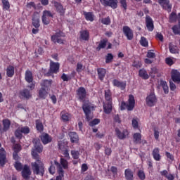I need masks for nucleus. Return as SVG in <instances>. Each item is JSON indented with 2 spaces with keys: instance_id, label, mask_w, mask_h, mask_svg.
I'll use <instances>...</instances> for the list:
<instances>
[{
  "instance_id": "5",
  "label": "nucleus",
  "mask_w": 180,
  "mask_h": 180,
  "mask_svg": "<svg viewBox=\"0 0 180 180\" xmlns=\"http://www.w3.org/2000/svg\"><path fill=\"white\" fill-rule=\"evenodd\" d=\"M53 13L49 11H44L42 17H41V20L42 23L44 25H50V22L51 20V18H53Z\"/></svg>"
},
{
  "instance_id": "49",
  "label": "nucleus",
  "mask_w": 180,
  "mask_h": 180,
  "mask_svg": "<svg viewBox=\"0 0 180 180\" xmlns=\"http://www.w3.org/2000/svg\"><path fill=\"white\" fill-rule=\"evenodd\" d=\"M20 129L24 134H29V133H30V129H29L28 127H20Z\"/></svg>"
},
{
  "instance_id": "48",
  "label": "nucleus",
  "mask_w": 180,
  "mask_h": 180,
  "mask_svg": "<svg viewBox=\"0 0 180 180\" xmlns=\"http://www.w3.org/2000/svg\"><path fill=\"white\" fill-rule=\"evenodd\" d=\"M61 117L63 122H68L70 120V115L64 112H61Z\"/></svg>"
},
{
  "instance_id": "12",
  "label": "nucleus",
  "mask_w": 180,
  "mask_h": 180,
  "mask_svg": "<svg viewBox=\"0 0 180 180\" xmlns=\"http://www.w3.org/2000/svg\"><path fill=\"white\" fill-rule=\"evenodd\" d=\"M32 25L35 29H39L40 27V15L37 13H34L32 15Z\"/></svg>"
},
{
  "instance_id": "40",
  "label": "nucleus",
  "mask_w": 180,
  "mask_h": 180,
  "mask_svg": "<svg viewBox=\"0 0 180 180\" xmlns=\"http://www.w3.org/2000/svg\"><path fill=\"white\" fill-rule=\"evenodd\" d=\"M70 153L74 160H78L79 158V150H72Z\"/></svg>"
},
{
  "instance_id": "17",
  "label": "nucleus",
  "mask_w": 180,
  "mask_h": 180,
  "mask_svg": "<svg viewBox=\"0 0 180 180\" xmlns=\"http://www.w3.org/2000/svg\"><path fill=\"white\" fill-rule=\"evenodd\" d=\"M171 77L173 82H176V84L180 83V72L178 70H172Z\"/></svg>"
},
{
  "instance_id": "23",
  "label": "nucleus",
  "mask_w": 180,
  "mask_h": 180,
  "mask_svg": "<svg viewBox=\"0 0 180 180\" xmlns=\"http://www.w3.org/2000/svg\"><path fill=\"white\" fill-rule=\"evenodd\" d=\"M41 140L43 144H49V143H51L52 139L49 134H44L41 136Z\"/></svg>"
},
{
  "instance_id": "43",
  "label": "nucleus",
  "mask_w": 180,
  "mask_h": 180,
  "mask_svg": "<svg viewBox=\"0 0 180 180\" xmlns=\"http://www.w3.org/2000/svg\"><path fill=\"white\" fill-rule=\"evenodd\" d=\"M140 44L143 46V47H148V41L144 37H141L140 40Z\"/></svg>"
},
{
  "instance_id": "38",
  "label": "nucleus",
  "mask_w": 180,
  "mask_h": 180,
  "mask_svg": "<svg viewBox=\"0 0 180 180\" xmlns=\"http://www.w3.org/2000/svg\"><path fill=\"white\" fill-rule=\"evenodd\" d=\"M20 95L23 96V98H26L27 99H29L32 95H30V91L27 89H24L22 91H20Z\"/></svg>"
},
{
  "instance_id": "62",
  "label": "nucleus",
  "mask_w": 180,
  "mask_h": 180,
  "mask_svg": "<svg viewBox=\"0 0 180 180\" xmlns=\"http://www.w3.org/2000/svg\"><path fill=\"white\" fill-rule=\"evenodd\" d=\"M169 86L171 91H175V89H176V86L175 85V84H174L173 82H169Z\"/></svg>"
},
{
  "instance_id": "41",
  "label": "nucleus",
  "mask_w": 180,
  "mask_h": 180,
  "mask_svg": "<svg viewBox=\"0 0 180 180\" xmlns=\"http://www.w3.org/2000/svg\"><path fill=\"white\" fill-rule=\"evenodd\" d=\"M84 16L87 20H89L90 22H94V14L92 13H84Z\"/></svg>"
},
{
  "instance_id": "30",
  "label": "nucleus",
  "mask_w": 180,
  "mask_h": 180,
  "mask_svg": "<svg viewBox=\"0 0 180 180\" xmlns=\"http://www.w3.org/2000/svg\"><path fill=\"white\" fill-rule=\"evenodd\" d=\"M47 91V89L41 87L39 90V97L41 98V99H46V98H47V95H49Z\"/></svg>"
},
{
  "instance_id": "18",
  "label": "nucleus",
  "mask_w": 180,
  "mask_h": 180,
  "mask_svg": "<svg viewBox=\"0 0 180 180\" xmlns=\"http://www.w3.org/2000/svg\"><path fill=\"white\" fill-rule=\"evenodd\" d=\"M146 25L149 32H153L154 30V22L153 21V19H151L150 16H146Z\"/></svg>"
},
{
  "instance_id": "9",
  "label": "nucleus",
  "mask_w": 180,
  "mask_h": 180,
  "mask_svg": "<svg viewBox=\"0 0 180 180\" xmlns=\"http://www.w3.org/2000/svg\"><path fill=\"white\" fill-rule=\"evenodd\" d=\"M157 96H155V94H150L146 97V102L147 106H150L151 108L157 103Z\"/></svg>"
},
{
  "instance_id": "51",
  "label": "nucleus",
  "mask_w": 180,
  "mask_h": 180,
  "mask_svg": "<svg viewBox=\"0 0 180 180\" xmlns=\"http://www.w3.org/2000/svg\"><path fill=\"white\" fill-rule=\"evenodd\" d=\"M22 132L20 128H18V129H16V131H15V137H18V139H22Z\"/></svg>"
},
{
  "instance_id": "3",
  "label": "nucleus",
  "mask_w": 180,
  "mask_h": 180,
  "mask_svg": "<svg viewBox=\"0 0 180 180\" xmlns=\"http://www.w3.org/2000/svg\"><path fill=\"white\" fill-rule=\"evenodd\" d=\"M136 101H134V96L133 95H129L128 103L122 102L121 103V109L122 110L124 109H127V110H132L134 109V105Z\"/></svg>"
},
{
  "instance_id": "46",
  "label": "nucleus",
  "mask_w": 180,
  "mask_h": 180,
  "mask_svg": "<svg viewBox=\"0 0 180 180\" xmlns=\"http://www.w3.org/2000/svg\"><path fill=\"white\" fill-rule=\"evenodd\" d=\"M112 60H113V55L112 53H108L107 56H105L106 64L112 63Z\"/></svg>"
},
{
  "instance_id": "33",
  "label": "nucleus",
  "mask_w": 180,
  "mask_h": 180,
  "mask_svg": "<svg viewBox=\"0 0 180 180\" xmlns=\"http://www.w3.org/2000/svg\"><path fill=\"white\" fill-rule=\"evenodd\" d=\"M134 143L135 144H141V134L140 133H135L133 135Z\"/></svg>"
},
{
  "instance_id": "2",
  "label": "nucleus",
  "mask_w": 180,
  "mask_h": 180,
  "mask_svg": "<svg viewBox=\"0 0 180 180\" xmlns=\"http://www.w3.org/2000/svg\"><path fill=\"white\" fill-rule=\"evenodd\" d=\"M54 164L58 174L56 180H63V178H64V170H63V168H64V169L68 168V162L64 158H60V163L57 162V160H54Z\"/></svg>"
},
{
  "instance_id": "1",
  "label": "nucleus",
  "mask_w": 180,
  "mask_h": 180,
  "mask_svg": "<svg viewBox=\"0 0 180 180\" xmlns=\"http://www.w3.org/2000/svg\"><path fill=\"white\" fill-rule=\"evenodd\" d=\"M32 158L36 160L31 163V167L34 175L43 176L44 175V164L40 160V156L34 152V150L32 151Z\"/></svg>"
},
{
  "instance_id": "60",
  "label": "nucleus",
  "mask_w": 180,
  "mask_h": 180,
  "mask_svg": "<svg viewBox=\"0 0 180 180\" xmlns=\"http://www.w3.org/2000/svg\"><path fill=\"white\" fill-rule=\"evenodd\" d=\"M121 6L124 8V10L127 9V3L126 0H120Z\"/></svg>"
},
{
  "instance_id": "10",
  "label": "nucleus",
  "mask_w": 180,
  "mask_h": 180,
  "mask_svg": "<svg viewBox=\"0 0 180 180\" xmlns=\"http://www.w3.org/2000/svg\"><path fill=\"white\" fill-rule=\"evenodd\" d=\"M101 3L104 6H110L112 9L117 8V0H101Z\"/></svg>"
},
{
  "instance_id": "57",
  "label": "nucleus",
  "mask_w": 180,
  "mask_h": 180,
  "mask_svg": "<svg viewBox=\"0 0 180 180\" xmlns=\"http://www.w3.org/2000/svg\"><path fill=\"white\" fill-rule=\"evenodd\" d=\"M172 29L174 34H179V27L174 25Z\"/></svg>"
},
{
  "instance_id": "14",
  "label": "nucleus",
  "mask_w": 180,
  "mask_h": 180,
  "mask_svg": "<svg viewBox=\"0 0 180 180\" xmlns=\"http://www.w3.org/2000/svg\"><path fill=\"white\" fill-rule=\"evenodd\" d=\"M115 132L120 140H124V139L129 136V131L127 129H124L122 131H121L119 129L116 128Z\"/></svg>"
},
{
  "instance_id": "16",
  "label": "nucleus",
  "mask_w": 180,
  "mask_h": 180,
  "mask_svg": "<svg viewBox=\"0 0 180 180\" xmlns=\"http://www.w3.org/2000/svg\"><path fill=\"white\" fill-rule=\"evenodd\" d=\"M58 70H60V63L51 61L49 72L52 74H57L58 72Z\"/></svg>"
},
{
  "instance_id": "7",
  "label": "nucleus",
  "mask_w": 180,
  "mask_h": 180,
  "mask_svg": "<svg viewBox=\"0 0 180 180\" xmlns=\"http://www.w3.org/2000/svg\"><path fill=\"white\" fill-rule=\"evenodd\" d=\"M61 37H64L63 32L59 31L56 32V34L51 36V40L53 43H58V44H64V39Z\"/></svg>"
},
{
  "instance_id": "21",
  "label": "nucleus",
  "mask_w": 180,
  "mask_h": 180,
  "mask_svg": "<svg viewBox=\"0 0 180 180\" xmlns=\"http://www.w3.org/2000/svg\"><path fill=\"white\" fill-rule=\"evenodd\" d=\"M112 84L114 86H117V88H120L122 90L126 89V82H120L117 79H113Z\"/></svg>"
},
{
  "instance_id": "27",
  "label": "nucleus",
  "mask_w": 180,
  "mask_h": 180,
  "mask_svg": "<svg viewBox=\"0 0 180 180\" xmlns=\"http://www.w3.org/2000/svg\"><path fill=\"white\" fill-rule=\"evenodd\" d=\"M152 155L155 161H160L161 160V155H160V148H155L153 149Z\"/></svg>"
},
{
  "instance_id": "61",
  "label": "nucleus",
  "mask_w": 180,
  "mask_h": 180,
  "mask_svg": "<svg viewBox=\"0 0 180 180\" xmlns=\"http://www.w3.org/2000/svg\"><path fill=\"white\" fill-rule=\"evenodd\" d=\"M132 126L134 129H137V127H139V122H137V120H132Z\"/></svg>"
},
{
  "instance_id": "13",
  "label": "nucleus",
  "mask_w": 180,
  "mask_h": 180,
  "mask_svg": "<svg viewBox=\"0 0 180 180\" xmlns=\"http://www.w3.org/2000/svg\"><path fill=\"white\" fill-rule=\"evenodd\" d=\"M122 32L128 40H133V30L129 26H124Z\"/></svg>"
},
{
  "instance_id": "4",
  "label": "nucleus",
  "mask_w": 180,
  "mask_h": 180,
  "mask_svg": "<svg viewBox=\"0 0 180 180\" xmlns=\"http://www.w3.org/2000/svg\"><path fill=\"white\" fill-rule=\"evenodd\" d=\"M82 109L85 113L86 120L88 122H89V120H91V117L89 115H91V110L94 109V106H92V104L89 102V101H83Z\"/></svg>"
},
{
  "instance_id": "25",
  "label": "nucleus",
  "mask_w": 180,
  "mask_h": 180,
  "mask_svg": "<svg viewBox=\"0 0 180 180\" xmlns=\"http://www.w3.org/2000/svg\"><path fill=\"white\" fill-rule=\"evenodd\" d=\"M2 123H3V128L1 131L5 133V131H8V130H9V127H11V121H9V120L8 119H6V120H3Z\"/></svg>"
},
{
  "instance_id": "22",
  "label": "nucleus",
  "mask_w": 180,
  "mask_h": 180,
  "mask_svg": "<svg viewBox=\"0 0 180 180\" xmlns=\"http://www.w3.org/2000/svg\"><path fill=\"white\" fill-rule=\"evenodd\" d=\"M112 101L105 102V103H104L103 110L105 113H106L107 115H109V113L112 112Z\"/></svg>"
},
{
  "instance_id": "11",
  "label": "nucleus",
  "mask_w": 180,
  "mask_h": 180,
  "mask_svg": "<svg viewBox=\"0 0 180 180\" xmlns=\"http://www.w3.org/2000/svg\"><path fill=\"white\" fill-rule=\"evenodd\" d=\"M77 95L78 96V99L82 102H85V98H86V90L84 87H79L77 90Z\"/></svg>"
},
{
  "instance_id": "29",
  "label": "nucleus",
  "mask_w": 180,
  "mask_h": 180,
  "mask_svg": "<svg viewBox=\"0 0 180 180\" xmlns=\"http://www.w3.org/2000/svg\"><path fill=\"white\" fill-rule=\"evenodd\" d=\"M25 81L28 82V84H32L33 82V74L30 70H27L25 72Z\"/></svg>"
},
{
  "instance_id": "15",
  "label": "nucleus",
  "mask_w": 180,
  "mask_h": 180,
  "mask_svg": "<svg viewBox=\"0 0 180 180\" xmlns=\"http://www.w3.org/2000/svg\"><path fill=\"white\" fill-rule=\"evenodd\" d=\"M158 3L163 8V9L171 12V8H172V6H171V4H169V0H158Z\"/></svg>"
},
{
  "instance_id": "52",
  "label": "nucleus",
  "mask_w": 180,
  "mask_h": 180,
  "mask_svg": "<svg viewBox=\"0 0 180 180\" xmlns=\"http://www.w3.org/2000/svg\"><path fill=\"white\" fill-rule=\"evenodd\" d=\"M138 176L141 180L146 179V174H144V172L143 170H139L138 172Z\"/></svg>"
},
{
  "instance_id": "39",
  "label": "nucleus",
  "mask_w": 180,
  "mask_h": 180,
  "mask_svg": "<svg viewBox=\"0 0 180 180\" xmlns=\"http://www.w3.org/2000/svg\"><path fill=\"white\" fill-rule=\"evenodd\" d=\"M36 127L38 131H43V129H44L43 123L41 122V121H40V120H36Z\"/></svg>"
},
{
  "instance_id": "28",
  "label": "nucleus",
  "mask_w": 180,
  "mask_h": 180,
  "mask_svg": "<svg viewBox=\"0 0 180 180\" xmlns=\"http://www.w3.org/2000/svg\"><path fill=\"white\" fill-rule=\"evenodd\" d=\"M169 50L172 54H178L179 53V49L176 45H174L172 43L169 44Z\"/></svg>"
},
{
  "instance_id": "26",
  "label": "nucleus",
  "mask_w": 180,
  "mask_h": 180,
  "mask_svg": "<svg viewBox=\"0 0 180 180\" xmlns=\"http://www.w3.org/2000/svg\"><path fill=\"white\" fill-rule=\"evenodd\" d=\"M97 73H98L99 79L101 81H103L105 78V75H106V70L102 68H98Z\"/></svg>"
},
{
  "instance_id": "58",
  "label": "nucleus",
  "mask_w": 180,
  "mask_h": 180,
  "mask_svg": "<svg viewBox=\"0 0 180 180\" xmlns=\"http://www.w3.org/2000/svg\"><path fill=\"white\" fill-rule=\"evenodd\" d=\"M83 68H84V65H82V64H81V63H77V64L76 71L77 72H81L82 70H83Z\"/></svg>"
},
{
  "instance_id": "42",
  "label": "nucleus",
  "mask_w": 180,
  "mask_h": 180,
  "mask_svg": "<svg viewBox=\"0 0 180 180\" xmlns=\"http://www.w3.org/2000/svg\"><path fill=\"white\" fill-rule=\"evenodd\" d=\"M14 167L17 171H22L23 169V165L19 161H16L14 164Z\"/></svg>"
},
{
  "instance_id": "8",
  "label": "nucleus",
  "mask_w": 180,
  "mask_h": 180,
  "mask_svg": "<svg viewBox=\"0 0 180 180\" xmlns=\"http://www.w3.org/2000/svg\"><path fill=\"white\" fill-rule=\"evenodd\" d=\"M32 143L34 144V148L32 150V154H33V151L37 154V153L43 152V145L40 143L39 139H33Z\"/></svg>"
},
{
  "instance_id": "50",
  "label": "nucleus",
  "mask_w": 180,
  "mask_h": 180,
  "mask_svg": "<svg viewBox=\"0 0 180 180\" xmlns=\"http://www.w3.org/2000/svg\"><path fill=\"white\" fill-rule=\"evenodd\" d=\"M176 13L172 12L171 14H170V16H169V21L171 22H176Z\"/></svg>"
},
{
  "instance_id": "24",
  "label": "nucleus",
  "mask_w": 180,
  "mask_h": 180,
  "mask_svg": "<svg viewBox=\"0 0 180 180\" xmlns=\"http://www.w3.org/2000/svg\"><path fill=\"white\" fill-rule=\"evenodd\" d=\"M124 176L127 180H134V175L130 169H126L124 171Z\"/></svg>"
},
{
  "instance_id": "35",
  "label": "nucleus",
  "mask_w": 180,
  "mask_h": 180,
  "mask_svg": "<svg viewBox=\"0 0 180 180\" xmlns=\"http://www.w3.org/2000/svg\"><path fill=\"white\" fill-rule=\"evenodd\" d=\"M139 77H141V78H143V79H148V78H150V76H148L147 71L144 69H141L139 70Z\"/></svg>"
},
{
  "instance_id": "47",
  "label": "nucleus",
  "mask_w": 180,
  "mask_h": 180,
  "mask_svg": "<svg viewBox=\"0 0 180 180\" xmlns=\"http://www.w3.org/2000/svg\"><path fill=\"white\" fill-rule=\"evenodd\" d=\"M56 9L59 13H60V15H64V13H65V10H64V8L61 6V4H58Z\"/></svg>"
},
{
  "instance_id": "6",
  "label": "nucleus",
  "mask_w": 180,
  "mask_h": 180,
  "mask_svg": "<svg viewBox=\"0 0 180 180\" xmlns=\"http://www.w3.org/2000/svg\"><path fill=\"white\" fill-rule=\"evenodd\" d=\"M21 175L23 179L29 180L30 179V176L32 175V170L30 167L27 165L23 166L22 169L21 170Z\"/></svg>"
},
{
  "instance_id": "32",
  "label": "nucleus",
  "mask_w": 180,
  "mask_h": 180,
  "mask_svg": "<svg viewBox=\"0 0 180 180\" xmlns=\"http://www.w3.org/2000/svg\"><path fill=\"white\" fill-rule=\"evenodd\" d=\"M52 81L51 80H44L41 83V88H44V89H46V91H49V89L50 86H51Z\"/></svg>"
},
{
  "instance_id": "45",
  "label": "nucleus",
  "mask_w": 180,
  "mask_h": 180,
  "mask_svg": "<svg viewBox=\"0 0 180 180\" xmlns=\"http://www.w3.org/2000/svg\"><path fill=\"white\" fill-rule=\"evenodd\" d=\"M3 4L4 9H6V11H8L9 8H11V4H9V1L8 0H1Z\"/></svg>"
},
{
  "instance_id": "44",
  "label": "nucleus",
  "mask_w": 180,
  "mask_h": 180,
  "mask_svg": "<svg viewBox=\"0 0 180 180\" xmlns=\"http://www.w3.org/2000/svg\"><path fill=\"white\" fill-rule=\"evenodd\" d=\"M160 85H162V89H163V90L165 91V94H168L169 89H168V85L167 84V82L161 81L160 82Z\"/></svg>"
},
{
  "instance_id": "36",
  "label": "nucleus",
  "mask_w": 180,
  "mask_h": 180,
  "mask_svg": "<svg viewBox=\"0 0 180 180\" xmlns=\"http://www.w3.org/2000/svg\"><path fill=\"white\" fill-rule=\"evenodd\" d=\"M105 102H112V93H110V90L107 89L105 91Z\"/></svg>"
},
{
  "instance_id": "56",
  "label": "nucleus",
  "mask_w": 180,
  "mask_h": 180,
  "mask_svg": "<svg viewBox=\"0 0 180 180\" xmlns=\"http://www.w3.org/2000/svg\"><path fill=\"white\" fill-rule=\"evenodd\" d=\"M148 58H155V53L153 52V51H149L147 53Z\"/></svg>"
},
{
  "instance_id": "55",
  "label": "nucleus",
  "mask_w": 180,
  "mask_h": 180,
  "mask_svg": "<svg viewBox=\"0 0 180 180\" xmlns=\"http://www.w3.org/2000/svg\"><path fill=\"white\" fill-rule=\"evenodd\" d=\"M110 171L112 172L113 176H116V175H117V167L112 166L110 167Z\"/></svg>"
},
{
  "instance_id": "64",
  "label": "nucleus",
  "mask_w": 180,
  "mask_h": 180,
  "mask_svg": "<svg viewBox=\"0 0 180 180\" xmlns=\"http://www.w3.org/2000/svg\"><path fill=\"white\" fill-rule=\"evenodd\" d=\"M166 63H167L168 65H172V64H174V60H172V59H171L169 58H166Z\"/></svg>"
},
{
  "instance_id": "63",
  "label": "nucleus",
  "mask_w": 180,
  "mask_h": 180,
  "mask_svg": "<svg viewBox=\"0 0 180 180\" xmlns=\"http://www.w3.org/2000/svg\"><path fill=\"white\" fill-rule=\"evenodd\" d=\"M13 157L15 160V161H18L19 160V155H18V151L15 150L13 153Z\"/></svg>"
},
{
  "instance_id": "37",
  "label": "nucleus",
  "mask_w": 180,
  "mask_h": 180,
  "mask_svg": "<svg viewBox=\"0 0 180 180\" xmlns=\"http://www.w3.org/2000/svg\"><path fill=\"white\" fill-rule=\"evenodd\" d=\"M106 43H108V40L106 39L101 40L98 47L96 48V50L99 51L100 50H101V49H105V47H106Z\"/></svg>"
},
{
  "instance_id": "19",
  "label": "nucleus",
  "mask_w": 180,
  "mask_h": 180,
  "mask_svg": "<svg viewBox=\"0 0 180 180\" xmlns=\"http://www.w3.org/2000/svg\"><path fill=\"white\" fill-rule=\"evenodd\" d=\"M6 162V152L5 151V149H4V148H1L0 149V165H1V167H4Z\"/></svg>"
},
{
  "instance_id": "54",
  "label": "nucleus",
  "mask_w": 180,
  "mask_h": 180,
  "mask_svg": "<svg viewBox=\"0 0 180 180\" xmlns=\"http://www.w3.org/2000/svg\"><path fill=\"white\" fill-rule=\"evenodd\" d=\"M103 25H110V18L109 17L101 19Z\"/></svg>"
},
{
  "instance_id": "34",
  "label": "nucleus",
  "mask_w": 180,
  "mask_h": 180,
  "mask_svg": "<svg viewBox=\"0 0 180 180\" xmlns=\"http://www.w3.org/2000/svg\"><path fill=\"white\" fill-rule=\"evenodd\" d=\"M80 37L82 40H89V32L87 30L81 31Z\"/></svg>"
},
{
  "instance_id": "59",
  "label": "nucleus",
  "mask_w": 180,
  "mask_h": 180,
  "mask_svg": "<svg viewBox=\"0 0 180 180\" xmlns=\"http://www.w3.org/2000/svg\"><path fill=\"white\" fill-rule=\"evenodd\" d=\"M61 78L63 79V81H70V79H71V78H70V76H68L67 75H65V73H63L61 76Z\"/></svg>"
},
{
  "instance_id": "20",
  "label": "nucleus",
  "mask_w": 180,
  "mask_h": 180,
  "mask_svg": "<svg viewBox=\"0 0 180 180\" xmlns=\"http://www.w3.org/2000/svg\"><path fill=\"white\" fill-rule=\"evenodd\" d=\"M68 136L70 139L71 143H78L79 141V136L77 132L70 131L69 132Z\"/></svg>"
},
{
  "instance_id": "53",
  "label": "nucleus",
  "mask_w": 180,
  "mask_h": 180,
  "mask_svg": "<svg viewBox=\"0 0 180 180\" xmlns=\"http://www.w3.org/2000/svg\"><path fill=\"white\" fill-rule=\"evenodd\" d=\"M99 123H101V120L94 119L93 121H91L89 123V126H91V127L96 126V124H99Z\"/></svg>"
},
{
  "instance_id": "31",
  "label": "nucleus",
  "mask_w": 180,
  "mask_h": 180,
  "mask_svg": "<svg viewBox=\"0 0 180 180\" xmlns=\"http://www.w3.org/2000/svg\"><path fill=\"white\" fill-rule=\"evenodd\" d=\"M6 75L9 78H12L15 75V68L12 65H9L6 69Z\"/></svg>"
}]
</instances>
